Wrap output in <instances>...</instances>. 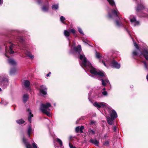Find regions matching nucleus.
Returning <instances> with one entry per match:
<instances>
[{
	"instance_id": "nucleus-21",
	"label": "nucleus",
	"mask_w": 148,
	"mask_h": 148,
	"mask_svg": "<svg viewBox=\"0 0 148 148\" xmlns=\"http://www.w3.org/2000/svg\"><path fill=\"white\" fill-rule=\"evenodd\" d=\"M90 143L94 144L96 145H98L99 142L96 140L91 139L90 140Z\"/></svg>"
},
{
	"instance_id": "nucleus-22",
	"label": "nucleus",
	"mask_w": 148,
	"mask_h": 148,
	"mask_svg": "<svg viewBox=\"0 0 148 148\" xmlns=\"http://www.w3.org/2000/svg\"><path fill=\"white\" fill-rule=\"evenodd\" d=\"M144 8L143 5L140 4L138 5L136 8V10L137 11H139L141 10H143Z\"/></svg>"
},
{
	"instance_id": "nucleus-54",
	"label": "nucleus",
	"mask_w": 148,
	"mask_h": 148,
	"mask_svg": "<svg viewBox=\"0 0 148 148\" xmlns=\"http://www.w3.org/2000/svg\"><path fill=\"white\" fill-rule=\"evenodd\" d=\"M105 88H104L103 89V90H105Z\"/></svg>"
},
{
	"instance_id": "nucleus-15",
	"label": "nucleus",
	"mask_w": 148,
	"mask_h": 148,
	"mask_svg": "<svg viewBox=\"0 0 148 148\" xmlns=\"http://www.w3.org/2000/svg\"><path fill=\"white\" fill-rule=\"evenodd\" d=\"M30 84V83L28 80H25L24 82V85L25 87L27 88L28 89H29V86Z\"/></svg>"
},
{
	"instance_id": "nucleus-53",
	"label": "nucleus",
	"mask_w": 148,
	"mask_h": 148,
	"mask_svg": "<svg viewBox=\"0 0 148 148\" xmlns=\"http://www.w3.org/2000/svg\"><path fill=\"white\" fill-rule=\"evenodd\" d=\"M2 89L1 88H0V92L1 91Z\"/></svg>"
},
{
	"instance_id": "nucleus-37",
	"label": "nucleus",
	"mask_w": 148,
	"mask_h": 148,
	"mask_svg": "<svg viewBox=\"0 0 148 148\" xmlns=\"http://www.w3.org/2000/svg\"><path fill=\"white\" fill-rule=\"evenodd\" d=\"M18 40L21 42H22L23 41V38L21 37H20L18 39Z\"/></svg>"
},
{
	"instance_id": "nucleus-3",
	"label": "nucleus",
	"mask_w": 148,
	"mask_h": 148,
	"mask_svg": "<svg viewBox=\"0 0 148 148\" xmlns=\"http://www.w3.org/2000/svg\"><path fill=\"white\" fill-rule=\"evenodd\" d=\"M51 107V105L50 103H42L40 105V110L42 112L50 116L51 114L49 112L50 109L49 108Z\"/></svg>"
},
{
	"instance_id": "nucleus-46",
	"label": "nucleus",
	"mask_w": 148,
	"mask_h": 148,
	"mask_svg": "<svg viewBox=\"0 0 148 148\" xmlns=\"http://www.w3.org/2000/svg\"><path fill=\"white\" fill-rule=\"evenodd\" d=\"M6 53H5V55L6 57L8 58L9 57L7 55V49H5Z\"/></svg>"
},
{
	"instance_id": "nucleus-9",
	"label": "nucleus",
	"mask_w": 148,
	"mask_h": 148,
	"mask_svg": "<svg viewBox=\"0 0 148 148\" xmlns=\"http://www.w3.org/2000/svg\"><path fill=\"white\" fill-rule=\"evenodd\" d=\"M143 55L147 60H148V51L146 50H144L143 52L141 53L140 56Z\"/></svg>"
},
{
	"instance_id": "nucleus-28",
	"label": "nucleus",
	"mask_w": 148,
	"mask_h": 148,
	"mask_svg": "<svg viewBox=\"0 0 148 148\" xmlns=\"http://www.w3.org/2000/svg\"><path fill=\"white\" fill-rule=\"evenodd\" d=\"M96 57L97 58H99L101 57V55L100 53L96 52Z\"/></svg>"
},
{
	"instance_id": "nucleus-25",
	"label": "nucleus",
	"mask_w": 148,
	"mask_h": 148,
	"mask_svg": "<svg viewBox=\"0 0 148 148\" xmlns=\"http://www.w3.org/2000/svg\"><path fill=\"white\" fill-rule=\"evenodd\" d=\"M16 122L19 124H21L25 122V121L22 119L18 120L16 121Z\"/></svg>"
},
{
	"instance_id": "nucleus-30",
	"label": "nucleus",
	"mask_w": 148,
	"mask_h": 148,
	"mask_svg": "<svg viewBox=\"0 0 148 148\" xmlns=\"http://www.w3.org/2000/svg\"><path fill=\"white\" fill-rule=\"evenodd\" d=\"M116 25L118 27H119L120 26L121 24V23L119 22L117 20H116Z\"/></svg>"
},
{
	"instance_id": "nucleus-34",
	"label": "nucleus",
	"mask_w": 148,
	"mask_h": 148,
	"mask_svg": "<svg viewBox=\"0 0 148 148\" xmlns=\"http://www.w3.org/2000/svg\"><path fill=\"white\" fill-rule=\"evenodd\" d=\"M33 148H38L36 144L34 142L32 144Z\"/></svg>"
},
{
	"instance_id": "nucleus-45",
	"label": "nucleus",
	"mask_w": 148,
	"mask_h": 148,
	"mask_svg": "<svg viewBox=\"0 0 148 148\" xmlns=\"http://www.w3.org/2000/svg\"><path fill=\"white\" fill-rule=\"evenodd\" d=\"M95 123V121H91L90 124L91 125L93 124H94Z\"/></svg>"
},
{
	"instance_id": "nucleus-8",
	"label": "nucleus",
	"mask_w": 148,
	"mask_h": 148,
	"mask_svg": "<svg viewBox=\"0 0 148 148\" xmlns=\"http://www.w3.org/2000/svg\"><path fill=\"white\" fill-rule=\"evenodd\" d=\"M40 92L42 95H46L47 93V89L46 87L43 85H41L40 86Z\"/></svg>"
},
{
	"instance_id": "nucleus-26",
	"label": "nucleus",
	"mask_w": 148,
	"mask_h": 148,
	"mask_svg": "<svg viewBox=\"0 0 148 148\" xmlns=\"http://www.w3.org/2000/svg\"><path fill=\"white\" fill-rule=\"evenodd\" d=\"M88 132L90 134H95V132L94 130L90 129L88 130Z\"/></svg>"
},
{
	"instance_id": "nucleus-19",
	"label": "nucleus",
	"mask_w": 148,
	"mask_h": 148,
	"mask_svg": "<svg viewBox=\"0 0 148 148\" xmlns=\"http://www.w3.org/2000/svg\"><path fill=\"white\" fill-rule=\"evenodd\" d=\"M5 84L6 85H7L8 84V80L6 78H3L1 81V84L4 85Z\"/></svg>"
},
{
	"instance_id": "nucleus-2",
	"label": "nucleus",
	"mask_w": 148,
	"mask_h": 148,
	"mask_svg": "<svg viewBox=\"0 0 148 148\" xmlns=\"http://www.w3.org/2000/svg\"><path fill=\"white\" fill-rule=\"evenodd\" d=\"M109 3L112 6H114L115 8L112 10V13H108L109 17L111 18H112L114 17H120V14L117 9L116 7L115 2L113 0H107Z\"/></svg>"
},
{
	"instance_id": "nucleus-44",
	"label": "nucleus",
	"mask_w": 148,
	"mask_h": 148,
	"mask_svg": "<svg viewBox=\"0 0 148 148\" xmlns=\"http://www.w3.org/2000/svg\"><path fill=\"white\" fill-rule=\"evenodd\" d=\"M102 63L105 66H106V63H105V62L104 61V60H102Z\"/></svg>"
},
{
	"instance_id": "nucleus-31",
	"label": "nucleus",
	"mask_w": 148,
	"mask_h": 148,
	"mask_svg": "<svg viewBox=\"0 0 148 148\" xmlns=\"http://www.w3.org/2000/svg\"><path fill=\"white\" fill-rule=\"evenodd\" d=\"M84 129V127L83 126H81L79 127V131L81 133H82L83 132V130Z\"/></svg>"
},
{
	"instance_id": "nucleus-17",
	"label": "nucleus",
	"mask_w": 148,
	"mask_h": 148,
	"mask_svg": "<svg viewBox=\"0 0 148 148\" xmlns=\"http://www.w3.org/2000/svg\"><path fill=\"white\" fill-rule=\"evenodd\" d=\"M74 50L76 51L79 53L82 51L81 45H79L77 47H75Z\"/></svg>"
},
{
	"instance_id": "nucleus-40",
	"label": "nucleus",
	"mask_w": 148,
	"mask_h": 148,
	"mask_svg": "<svg viewBox=\"0 0 148 148\" xmlns=\"http://www.w3.org/2000/svg\"><path fill=\"white\" fill-rule=\"evenodd\" d=\"M70 31L73 34H74L76 31L74 29H71L70 30Z\"/></svg>"
},
{
	"instance_id": "nucleus-27",
	"label": "nucleus",
	"mask_w": 148,
	"mask_h": 148,
	"mask_svg": "<svg viewBox=\"0 0 148 148\" xmlns=\"http://www.w3.org/2000/svg\"><path fill=\"white\" fill-rule=\"evenodd\" d=\"M16 71V70L15 69H11L10 71V74L11 75L14 74Z\"/></svg>"
},
{
	"instance_id": "nucleus-32",
	"label": "nucleus",
	"mask_w": 148,
	"mask_h": 148,
	"mask_svg": "<svg viewBox=\"0 0 148 148\" xmlns=\"http://www.w3.org/2000/svg\"><path fill=\"white\" fill-rule=\"evenodd\" d=\"M143 63H144V66L145 68L147 69L148 70V65L146 62L145 61L143 62Z\"/></svg>"
},
{
	"instance_id": "nucleus-50",
	"label": "nucleus",
	"mask_w": 148,
	"mask_h": 148,
	"mask_svg": "<svg viewBox=\"0 0 148 148\" xmlns=\"http://www.w3.org/2000/svg\"><path fill=\"white\" fill-rule=\"evenodd\" d=\"M51 74V73L50 72H49V73L47 74V77H49V75Z\"/></svg>"
},
{
	"instance_id": "nucleus-47",
	"label": "nucleus",
	"mask_w": 148,
	"mask_h": 148,
	"mask_svg": "<svg viewBox=\"0 0 148 148\" xmlns=\"http://www.w3.org/2000/svg\"><path fill=\"white\" fill-rule=\"evenodd\" d=\"M3 3V0H0V5L2 4Z\"/></svg>"
},
{
	"instance_id": "nucleus-16",
	"label": "nucleus",
	"mask_w": 148,
	"mask_h": 148,
	"mask_svg": "<svg viewBox=\"0 0 148 148\" xmlns=\"http://www.w3.org/2000/svg\"><path fill=\"white\" fill-rule=\"evenodd\" d=\"M25 54L27 56L29 57L31 59H33L34 58V56L33 55L31 54V53L29 51L26 50L25 52Z\"/></svg>"
},
{
	"instance_id": "nucleus-7",
	"label": "nucleus",
	"mask_w": 148,
	"mask_h": 148,
	"mask_svg": "<svg viewBox=\"0 0 148 148\" xmlns=\"http://www.w3.org/2000/svg\"><path fill=\"white\" fill-rule=\"evenodd\" d=\"M130 21L134 26L138 25L139 24V22L136 20L135 17L132 15L130 16Z\"/></svg>"
},
{
	"instance_id": "nucleus-4",
	"label": "nucleus",
	"mask_w": 148,
	"mask_h": 148,
	"mask_svg": "<svg viewBox=\"0 0 148 148\" xmlns=\"http://www.w3.org/2000/svg\"><path fill=\"white\" fill-rule=\"evenodd\" d=\"M93 105L94 106L97 108L98 109L100 108H103L105 112L106 111L109 112H111V108L110 107H108L107 104L103 102H95L93 103Z\"/></svg>"
},
{
	"instance_id": "nucleus-5",
	"label": "nucleus",
	"mask_w": 148,
	"mask_h": 148,
	"mask_svg": "<svg viewBox=\"0 0 148 148\" xmlns=\"http://www.w3.org/2000/svg\"><path fill=\"white\" fill-rule=\"evenodd\" d=\"M111 112H108L110 114L111 118L109 117H107V118L108 123L110 125H112L113 124V121L115 118L117 117V115L116 113L114 110H112L111 108Z\"/></svg>"
},
{
	"instance_id": "nucleus-1",
	"label": "nucleus",
	"mask_w": 148,
	"mask_h": 148,
	"mask_svg": "<svg viewBox=\"0 0 148 148\" xmlns=\"http://www.w3.org/2000/svg\"><path fill=\"white\" fill-rule=\"evenodd\" d=\"M79 58L81 60L80 63L81 66L83 67H84L88 70L90 69V72L93 74V77L99 79L105 76L103 72L97 70L92 66L91 64L87 60L84 55H80ZM101 80L102 82V84L103 86L109 83L108 80L107 78L105 79H101Z\"/></svg>"
},
{
	"instance_id": "nucleus-48",
	"label": "nucleus",
	"mask_w": 148,
	"mask_h": 148,
	"mask_svg": "<svg viewBox=\"0 0 148 148\" xmlns=\"http://www.w3.org/2000/svg\"><path fill=\"white\" fill-rule=\"evenodd\" d=\"M37 2L38 4H40L41 3V0H38Z\"/></svg>"
},
{
	"instance_id": "nucleus-29",
	"label": "nucleus",
	"mask_w": 148,
	"mask_h": 148,
	"mask_svg": "<svg viewBox=\"0 0 148 148\" xmlns=\"http://www.w3.org/2000/svg\"><path fill=\"white\" fill-rule=\"evenodd\" d=\"M57 141L60 144L61 146L62 145V140L60 139L57 138Z\"/></svg>"
},
{
	"instance_id": "nucleus-52",
	"label": "nucleus",
	"mask_w": 148,
	"mask_h": 148,
	"mask_svg": "<svg viewBox=\"0 0 148 148\" xmlns=\"http://www.w3.org/2000/svg\"><path fill=\"white\" fill-rule=\"evenodd\" d=\"M146 78H147V79L148 78V74H147V75Z\"/></svg>"
},
{
	"instance_id": "nucleus-38",
	"label": "nucleus",
	"mask_w": 148,
	"mask_h": 148,
	"mask_svg": "<svg viewBox=\"0 0 148 148\" xmlns=\"http://www.w3.org/2000/svg\"><path fill=\"white\" fill-rule=\"evenodd\" d=\"M79 131V127L78 126L75 128V132H76L78 133Z\"/></svg>"
},
{
	"instance_id": "nucleus-39",
	"label": "nucleus",
	"mask_w": 148,
	"mask_h": 148,
	"mask_svg": "<svg viewBox=\"0 0 148 148\" xmlns=\"http://www.w3.org/2000/svg\"><path fill=\"white\" fill-rule=\"evenodd\" d=\"M102 94L105 96H107V92L106 91H104L103 92H102Z\"/></svg>"
},
{
	"instance_id": "nucleus-55",
	"label": "nucleus",
	"mask_w": 148,
	"mask_h": 148,
	"mask_svg": "<svg viewBox=\"0 0 148 148\" xmlns=\"http://www.w3.org/2000/svg\"><path fill=\"white\" fill-rule=\"evenodd\" d=\"M54 106H55V104H54Z\"/></svg>"
},
{
	"instance_id": "nucleus-49",
	"label": "nucleus",
	"mask_w": 148,
	"mask_h": 148,
	"mask_svg": "<svg viewBox=\"0 0 148 148\" xmlns=\"http://www.w3.org/2000/svg\"><path fill=\"white\" fill-rule=\"evenodd\" d=\"M147 12H148V9H147ZM143 17H148V16L146 15H145L143 16Z\"/></svg>"
},
{
	"instance_id": "nucleus-56",
	"label": "nucleus",
	"mask_w": 148,
	"mask_h": 148,
	"mask_svg": "<svg viewBox=\"0 0 148 148\" xmlns=\"http://www.w3.org/2000/svg\"><path fill=\"white\" fill-rule=\"evenodd\" d=\"M100 62H101V60H100Z\"/></svg>"
},
{
	"instance_id": "nucleus-33",
	"label": "nucleus",
	"mask_w": 148,
	"mask_h": 148,
	"mask_svg": "<svg viewBox=\"0 0 148 148\" xmlns=\"http://www.w3.org/2000/svg\"><path fill=\"white\" fill-rule=\"evenodd\" d=\"M60 21L63 23H64V21L65 19V18L63 16H61L60 18Z\"/></svg>"
},
{
	"instance_id": "nucleus-41",
	"label": "nucleus",
	"mask_w": 148,
	"mask_h": 148,
	"mask_svg": "<svg viewBox=\"0 0 148 148\" xmlns=\"http://www.w3.org/2000/svg\"><path fill=\"white\" fill-rule=\"evenodd\" d=\"M133 55L136 56L137 54V52L136 51H134L133 52Z\"/></svg>"
},
{
	"instance_id": "nucleus-10",
	"label": "nucleus",
	"mask_w": 148,
	"mask_h": 148,
	"mask_svg": "<svg viewBox=\"0 0 148 148\" xmlns=\"http://www.w3.org/2000/svg\"><path fill=\"white\" fill-rule=\"evenodd\" d=\"M64 35L67 38L68 40L69 41V45H70V41L69 39L68 38L70 36V32L68 30H65L64 31Z\"/></svg>"
},
{
	"instance_id": "nucleus-14",
	"label": "nucleus",
	"mask_w": 148,
	"mask_h": 148,
	"mask_svg": "<svg viewBox=\"0 0 148 148\" xmlns=\"http://www.w3.org/2000/svg\"><path fill=\"white\" fill-rule=\"evenodd\" d=\"M14 45L13 44H11L10 45L9 47V52L10 54L13 53L14 51H12L13 49H14Z\"/></svg>"
},
{
	"instance_id": "nucleus-51",
	"label": "nucleus",
	"mask_w": 148,
	"mask_h": 148,
	"mask_svg": "<svg viewBox=\"0 0 148 148\" xmlns=\"http://www.w3.org/2000/svg\"><path fill=\"white\" fill-rule=\"evenodd\" d=\"M113 130H114V131H116V127L115 126H114L113 127Z\"/></svg>"
},
{
	"instance_id": "nucleus-24",
	"label": "nucleus",
	"mask_w": 148,
	"mask_h": 148,
	"mask_svg": "<svg viewBox=\"0 0 148 148\" xmlns=\"http://www.w3.org/2000/svg\"><path fill=\"white\" fill-rule=\"evenodd\" d=\"M52 8L53 10H57L58 8V4H54L52 6Z\"/></svg>"
},
{
	"instance_id": "nucleus-13",
	"label": "nucleus",
	"mask_w": 148,
	"mask_h": 148,
	"mask_svg": "<svg viewBox=\"0 0 148 148\" xmlns=\"http://www.w3.org/2000/svg\"><path fill=\"white\" fill-rule=\"evenodd\" d=\"M23 141L25 145L26 148H32L30 145L27 142L26 139L24 138L23 139Z\"/></svg>"
},
{
	"instance_id": "nucleus-43",
	"label": "nucleus",
	"mask_w": 148,
	"mask_h": 148,
	"mask_svg": "<svg viewBox=\"0 0 148 148\" xmlns=\"http://www.w3.org/2000/svg\"><path fill=\"white\" fill-rule=\"evenodd\" d=\"M109 144V142L108 141H106V142H105L104 143V145H107Z\"/></svg>"
},
{
	"instance_id": "nucleus-20",
	"label": "nucleus",
	"mask_w": 148,
	"mask_h": 148,
	"mask_svg": "<svg viewBox=\"0 0 148 148\" xmlns=\"http://www.w3.org/2000/svg\"><path fill=\"white\" fill-rule=\"evenodd\" d=\"M8 62L11 65H14L16 64V62L12 59L8 60Z\"/></svg>"
},
{
	"instance_id": "nucleus-35",
	"label": "nucleus",
	"mask_w": 148,
	"mask_h": 148,
	"mask_svg": "<svg viewBox=\"0 0 148 148\" xmlns=\"http://www.w3.org/2000/svg\"><path fill=\"white\" fill-rule=\"evenodd\" d=\"M78 30L79 32L82 34H84L82 30V29L79 27H78Z\"/></svg>"
},
{
	"instance_id": "nucleus-11",
	"label": "nucleus",
	"mask_w": 148,
	"mask_h": 148,
	"mask_svg": "<svg viewBox=\"0 0 148 148\" xmlns=\"http://www.w3.org/2000/svg\"><path fill=\"white\" fill-rule=\"evenodd\" d=\"M49 8V5L48 3L45 5L42 8V10L44 12H46L48 11Z\"/></svg>"
},
{
	"instance_id": "nucleus-42",
	"label": "nucleus",
	"mask_w": 148,
	"mask_h": 148,
	"mask_svg": "<svg viewBox=\"0 0 148 148\" xmlns=\"http://www.w3.org/2000/svg\"><path fill=\"white\" fill-rule=\"evenodd\" d=\"M69 145L70 148H76L75 147H74L73 145H71L70 143H69Z\"/></svg>"
},
{
	"instance_id": "nucleus-6",
	"label": "nucleus",
	"mask_w": 148,
	"mask_h": 148,
	"mask_svg": "<svg viewBox=\"0 0 148 148\" xmlns=\"http://www.w3.org/2000/svg\"><path fill=\"white\" fill-rule=\"evenodd\" d=\"M106 63L108 64L110 66L115 68L119 69L120 67V64L114 60L112 61V62L110 63H109L108 61H107Z\"/></svg>"
},
{
	"instance_id": "nucleus-36",
	"label": "nucleus",
	"mask_w": 148,
	"mask_h": 148,
	"mask_svg": "<svg viewBox=\"0 0 148 148\" xmlns=\"http://www.w3.org/2000/svg\"><path fill=\"white\" fill-rule=\"evenodd\" d=\"M134 46L135 47L138 49H139V47L138 46L137 44L135 42H134Z\"/></svg>"
},
{
	"instance_id": "nucleus-12",
	"label": "nucleus",
	"mask_w": 148,
	"mask_h": 148,
	"mask_svg": "<svg viewBox=\"0 0 148 148\" xmlns=\"http://www.w3.org/2000/svg\"><path fill=\"white\" fill-rule=\"evenodd\" d=\"M27 112L29 113L28 115V120L31 123V118L33 116V115L32 114V113L30 110L29 109H28L27 110Z\"/></svg>"
},
{
	"instance_id": "nucleus-18",
	"label": "nucleus",
	"mask_w": 148,
	"mask_h": 148,
	"mask_svg": "<svg viewBox=\"0 0 148 148\" xmlns=\"http://www.w3.org/2000/svg\"><path fill=\"white\" fill-rule=\"evenodd\" d=\"M32 132V129L31 126L29 125L27 129V133L28 135V137H29L30 134Z\"/></svg>"
},
{
	"instance_id": "nucleus-23",
	"label": "nucleus",
	"mask_w": 148,
	"mask_h": 148,
	"mask_svg": "<svg viewBox=\"0 0 148 148\" xmlns=\"http://www.w3.org/2000/svg\"><path fill=\"white\" fill-rule=\"evenodd\" d=\"M28 98V95L27 94H26L24 95L23 97V100L24 102H25L27 101Z\"/></svg>"
}]
</instances>
